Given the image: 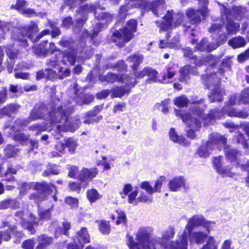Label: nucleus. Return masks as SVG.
I'll use <instances>...</instances> for the list:
<instances>
[{"mask_svg": "<svg viewBox=\"0 0 249 249\" xmlns=\"http://www.w3.org/2000/svg\"><path fill=\"white\" fill-rule=\"evenodd\" d=\"M126 103L124 102L118 103L116 104L113 108L114 113L123 112L126 109Z\"/></svg>", "mask_w": 249, "mask_h": 249, "instance_id": "55", "label": "nucleus"}, {"mask_svg": "<svg viewBox=\"0 0 249 249\" xmlns=\"http://www.w3.org/2000/svg\"><path fill=\"white\" fill-rule=\"evenodd\" d=\"M65 202L72 208L78 207V200L76 198H73L71 196L67 197L65 199Z\"/></svg>", "mask_w": 249, "mask_h": 249, "instance_id": "60", "label": "nucleus"}, {"mask_svg": "<svg viewBox=\"0 0 249 249\" xmlns=\"http://www.w3.org/2000/svg\"><path fill=\"white\" fill-rule=\"evenodd\" d=\"M223 25L220 24L215 23L213 24L209 28V32L213 33L212 36L213 39L215 35L219 34V36L215 40L211 43L208 42V39L203 38L202 40L197 45L196 48L199 51H207L210 52L216 49L221 44H223L227 40L228 37L226 34H220Z\"/></svg>", "mask_w": 249, "mask_h": 249, "instance_id": "14", "label": "nucleus"}, {"mask_svg": "<svg viewBox=\"0 0 249 249\" xmlns=\"http://www.w3.org/2000/svg\"><path fill=\"white\" fill-rule=\"evenodd\" d=\"M129 77L127 75H117L113 73H108L106 76L101 75L100 79L103 82L107 81L112 83L115 82L124 83V80Z\"/></svg>", "mask_w": 249, "mask_h": 249, "instance_id": "30", "label": "nucleus"}, {"mask_svg": "<svg viewBox=\"0 0 249 249\" xmlns=\"http://www.w3.org/2000/svg\"><path fill=\"white\" fill-rule=\"evenodd\" d=\"M132 189L133 187L131 184H125L124 185L122 191L120 192V194L121 196V197L123 198H124L127 196H128V195L132 192Z\"/></svg>", "mask_w": 249, "mask_h": 249, "instance_id": "47", "label": "nucleus"}, {"mask_svg": "<svg viewBox=\"0 0 249 249\" xmlns=\"http://www.w3.org/2000/svg\"><path fill=\"white\" fill-rule=\"evenodd\" d=\"M213 163L218 173L223 177H232L234 176V174L231 171V168H229L221 166V156L214 157Z\"/></svg>", "mask_w": 249, "mask_h": 249, "instance_id": "24", "label": "nucleus"}, {"mask_svg": "<svg viewBox=\"0 0 249 249\" xmlns=\"http://www.w3.org/2000/svg\"><path fill=\"white\" fill-rule=\"evenodd\" d=\"M143 59V57L142 55L137 54L130 56L127 58V60L130 63H133L132 67L133 70L135 71L137 70L140 64L142 62Z\"/></svg>", "mask_w": 249, "mask_h": 249, "instance_id": "38", "label": "nucleus"}, {"mask_svg": "<svg viewBox=\"0 0 249 249\" xmlns=\"http://www.w3.org/2000/svg\"><path fill=\"white\" fill-rule=\"evenodd\" d=\"M175 235L174 228L169 227L162 231V237H154L152 243H156L157 249L163 248L164 249H187V233L184 231L178 239L175 242H170L169 240Z\"/></svg>", "mask_w": 249, "mask_h": 249, "instance_id": "11", "label": "nucleus"}, {"mask_svg": "<svg viewBox=\"0 0 249 249\" xmlns=\"http://www.w3.org/2000/svg\"><path fill=\"white\" fill-rule=\"evenodd\" d=\"M74 243L69 245H73L80 247L82 245L89 243L90 242V235L86 228H81L77 233V236L73 239Z\"/></svg>", "mask_w": 249, "mask_h": 249, "instance_id": "23", "label": "nucleus"}, {"mask_svg": "<svg viewBox=\"0 0 249 249\" xmlns=\"http://www.w3.org/2000/svg\"><path fill=\"white\" fill-rule=\"evenodd\" d=\"M52 210L53 206L47 210L38 207V217H36L30 213L28 209H24L23 210L18 211L15 213V220L18 222L23 228L27 229L33 234L35 232L34 225H38L41 221L44 222L50 219L51 212Z\"/></svg>", "mask_w": 249, "mask_h": 249, "instance_id": "10", "label": "nucleus"}, {"mask_svg": "<svg viewBox=\"0 0 249 249\" xmlns=\"http://www.w3.org/2000/svg\"><path fill=\"white\" fill-rule=\"evenodd\" d=\"M226 139L223 136L217 133H213L209 135V140L206 145H202L197 150V154L200 158H206L211 152L217 149L220 150L224 147L225 155L228 160L232 163L239 165L236 160L238 151L234 148L229 147L226 145Z\"/></svg>", "mask_w": 249, "mask_h": 249, "instance_id": "7", "label": "nucleus"}, {"mask_svg": "<svg viewBox=\"0 0 249 249\" xmlns=\"http://www.w3.org/2000/svg\"><path fill=\"white\" fill-rule=\"evenodd\" d=\"M8 225V223H7L5 225V227L7 226L8 227V229L7 231L5 230L0 231V244L2 240L7 241L11 238V232L19 237H22L23 235L22 233L16 230L15 226Z\"/></svg>", "mask_w": 249, "mask_h": 249, "instance_id": "27", "label": "nucleus"}, {"mask_svg": "<svg viewBox=\"0 0 249 249\" xmlns=\"http://www.w3.org/2000/svg\"><path fill=\"white\" fill-rule=\"evenodd\" d=\"M228 44L233 48L235 49L244 46L246 41L243 37L239 36L230 39Z\"/></svg>", "mask_w": 249, "mask_h": 249, "instance_id": "39", "label": "nucleus"}, {"mask_svg": "<svg viewBox=\"0 0 249 249\" xmlns=\"http://www.w3.org/2000/svg\"><path fill=\"white\" fill-rule=\"evenodd\" d=\"M18 188L21 196L25 195L27 191L31 189L36 191V193L32 194L29 197L30 199L34 200L36 203L44 199L46 194L51 196L54 201L57 200L56 196L57 192L56 187L53 184H48L46 182H19Z\"/></svg>", "mask_w": 249, "mask_h": 249, "instance_id": "9", "label": "nucleus"}, {"mask_svg": "<svg viewBox=\"0 0 249 249\" xmlns=\"http://www.w3.org/2000/svg\"><path fill=\"white\" fill-rule=\"evenodd\" d=\"M218 4L220 7L222 23H226V28L228 33L235 34L239 30L240 25L238 23L233 22L231 18L234 17L238 20L241 19L247 12L246 8L241 6L234 7L231 12L224 5L219 2Z\"/></svg>", "mask_w": 249, "mask_h": 249, "instance_id": "13", "label": "nucleus"}, {"mask_svg": "<svg viewBox=\"0 0 249 249\" xmlns=\"http://www.w3.org/2000/svg\"><path fill=\"white\" fill-rule=\"evenodd\" d=\"M231 62V57H227L222 60V68L218 71L216 72L215 68H213V73L208 72L206 75H202V78L204 84L207 88L211 91L209 95L211 102H220L223 100L224 91L219 87V83L220 81L223 79V73L229 70Z\"/></svg>", "mask_w": 249, "mask_h": 249, "instance_id": "8", "label": "nucleus"}, {"mask_svg": "<svg viewBox=\"0 0 249 249\" xmlns=\"http://www.w3.org/2000/svg\"><path fill=\"white\" fill-rule=\"evenodd\" d=\"M37 240L39 242V244L41 243V242H44L43 245L47 247V246L49 245L51 243H52L53 238L51 237L42 234L38 237Z\"/></svg>", "mask_w": 249, "mask_h": 249, "instance_id": "52", "label": "nucleus"}, {"mask_svg": "<svg viewBox=\"0 0 249 249\" xmlns=\"http://www.w3.org/2000/svg\"><path fill=\"white\" fill-rule=\"evenodd\" d=\"M152 229L150 227L139 228L136 233V242L133 236L127 234L126 243L129 249H157L156 243H152L154 237H151Z\"/></svg>", "mask_w": 249, "mask_h": 249, "instance_id": "12", "label": "nucleus"}, {"mask_svg": "<svg viewBox=\"0 0 249 249\" xmlns=\"http://www.w3.org/2000/svg\"><path fill=\"white\" fill-rule=\"evenodd\" d=\"M35 53L38 56L45 57L51 54L49 48V44H48L47 41L41 42L39 45L35 48Z\"/></svg>", "mask_w": 249, "mask_h": 249, "instance_id": "34", "label": "nucleus"}, {"mask_svg": "<svg viewBox=\"0 0 249 249\" xmlns=\"http://www.w3.org/2000/svg\"><path fill=\"white\" fill-rule=\"evenodd\" d=\"M170 190L177 192L181 188L185 187V179L183 176H178L171 179L168 184Z\"/></svg>", "mask_w": 249, "mask_h": 249, "instance_id": "28", "label": "nucleus"}, {"mask_svg": "<svg viewBox=\"0 0 249 249\" xmlns=\"http://www.w3.org/2000/svg\"><path fill=\"white\" fill-rule=\"evenodd\" d=\"M49 26L52 30L51 36L52 37L54 38L59 36L61 34L60 29L56 27L53 22L50 20L48 21Z\"/></svg>", "mask_w": 249, "mask_h": 249, "instance_id": "51", "label": "nucleus"}, {"mask_svg": "<svg viewBox=\"0 0 249 249\" xmlns=\"http://www.w3.org/2000/svg\"><path fill=\"white\" fill-rule=\"evenodd\" d=\"M124 86L116 87L111 90V96L114 98H121L125 94H128L131 89L136 84L135 78L129 77L124 80Z\"/></svg>", "mask_w": 249, "mask_h": 249, "instance_id": "19", "label": "nucleus"}, {"mask_svg": "<svg viewBox=\"0 0 249 249\" xmlns=\"http://www.w3.org/2000/svg\"><path fill=\"white\" fill-rule=\"evenodd\" d=\"M205 219V217L202 215L196 214L194 215L192 217L189 219L184 231L190 232L192 231L194 228L202 226Z\"/></svg>", "mask_w": 249, "mask_h": 249, "instance_id": "26", "label": "nucleus"}, {"mask_svg": "<svg viewBox=\"0 0 249 249\" xmlns=\"http://www.w3.org/2000/svg\"><path fill=\"white\" fill-rule=\"evenodd\" d=\"M20 107V106L17 104H9L0 110V114L10 116L12 114L16 113Z\"/></svg>", "mask_w": 249, "mask_h": 249, "instance_id": "35", "label": "nucleus"}, {"mask_svg": "<svg viewBox=\"0 0 249 249\" xmlns=\"http://www.w3.org/2000/svg\"><path fill=\"white\" fill-rule=\"evenodd\" d=\"M169 136L170 140L175 143H177L184 146L189 144V142L183 136L178 135L174 128H170L169 132Z\"/></svg>", "mask_w": 249, "mask_h": 249, "instance_id": "33", "label": "nucleus"}, {"mask_svg": "<svg viewBox=\"0 0 249 249\" xmlns=\"http://www.w3.org/2000/svg\"><path fill=\"white\" fill-rule=\"evenodd\" d=\"M183 51L184 56L192 60V62L197 66L208 65L213 67L220 61V59L218 57L211 54L206 55L202 59H198L195 55H193L192 51L190 47L183 49Z\"/></svg>", "mask_w": 249, "mask_h": 249, "instance_id": "18", "label": "nucleus"}, {"mask_svg": "<svg viewBox=\"0 0 249 249\" xmlns=\"http://www.w3.org/2000/svg\"><path fill=\"white\" fill-rule=\"evenodd\" d=\"M29 138V135H24L23 133H20L14 135V140L20 143L24 144L28 140Z\"/></svg>", "mask_w": 249, "mask_h": 249, "instance_id": "53", "label": "nucleus"}, {"mask_svg": "<svg viewBox=\"0 0 249 249\" xmlns=\"http://www.w3.org/2000/svg\"><path fill=\"white\" fill-rule=\"evenodd\" d=\"M170 100L169 99L165 100L162 101L160 103L157 104L156 106L164 114L167 113L168 112V105L169 104Z\"/></svg>", "mask_w": 249, "mask_h": 249, "instance_id": "50", "label": "nucleus"}, {"mask_svg": "<svg viewBox=\"0 0 249 249\" xmlns=\"http://www.w3.org/2000/svg\"><path fill=\"white\" fill-rule=\"evenodd\" d=\"M98 174V170L96 168L88 169L84 168L79 172L77 178L82 182L87 184Z\"/></svg>", "mask_w": 249, "mask_h": 249, "instance_id": "20", "label": "nucleus"}, {"mask_svg": "<svg viewBox=\"0 0 249 249\" xmlns=\"http://www.w3.org/2000/svg\"><path fill=\"white\" fill-rule=\"evenodd\" d=\"M113 220H115L117 225L121 223H124L125 221V214L124 212L121 210H118L116 211L115 214L112 215Z\"/></svg>", "mask_w": 249, "mask_h": 249, "instance_id": "40", "label": "nucleus"}, {"mask_svg": "<svg viewBox=\"0 0 249 249\" xmlns=\"http://www.w3.org/2000/svg\"><path fill=\"white\" fill-rule=\"evenodd\" d=\"M85 117L87 118L84 121V123L86 124H92L94 122H98L102 118V117L101 116H98L97 117H87L86 115Z\"/></svg>", "mask_w": 249, "mask_h": 249, "instance_id": "62", "label": "nucleus"}, {"mask_svg": "<svg viewBox=\"0 0 249 249\" xmlns=\"http://www.w3.org/2000/svg\"><path fill=\"white\" fill-rule=\"evenodd\" d=\"M99 228L102 234H108L110 232V228L108 222L100 221L99 223Z\"/></svg>", "mask_w": 249, "mask_h": 249, "instance_id": "44", "label": "nucleus"}, {"mask_svg": "<svg viewBox=\"0 0 249 249\" xmlns=\"http://www.w3.org/2000/svg\"><path fill=\"white\" fill-rule=\"evenodd\" d=\"M215 222L212 221H208L205 219L202 227L207 231L208 234L213 231L215 227Z\"/></svg>", "mask_w": 249, "mask_h": 249, "instance_id": "56", "label": "nucleus"}, {"mask_svg": "<svg viewBox=\"0 0 249 249\" xmlns=\"http://www.w3.org/2000/svg\"><path fill=\"white\" fill-rule=\"evenodd\" d=\"M77 86V84H75L74 87L72 89L75 94L74 100L75 103L79 105L89 104L90 103L94 98V96L89 94L85 95L82 92L78 94V91Z\"/></svg>", "mask_w": 249, "mask_h": 249, "instance_id": "21", "label": "nucleus"}, {"mask_svg": "<svg viewBox=\"0 0 249 249\" xmlns=\"http://www.w3.org/2000/svg\"><path fill=\"white\" fill-rule=\"evenodd\" d=\"M65 144L66 148H68V151L71 154H72L75 152L77 146V142L75 140L68 138L65 140Z\"/></svg>", "mask_w": 249, "mask_h": 249, "instance_id": "43", "label": "nucleus"}, {"mask_svg": "<svg viewBox=\"0 0 249 249\" xmlns=\"http://www.w3.org/2000/svg\"><path fill=\"white\" fill-rule=\"evenodd\" d=\"M71 71L69 69L61 67L57 72L58 78L62 79L70 75Z\"/></svg>", "mask_w": 249, "mask_h": 249, "instance_id": "54", "label": "nucleus"}, {"mask_svg": "<svg viewBox=\"0 0 249 249\" xmlns=\"http://www.w3.org/2000/svg\"><path fill=\"white\" fill-rule=\"evenodd\" d=\"M35 245V241L33 239H30L24 241L22 244V247L24 249H33Z\"/></svg>", "mask_w": 249, "mask_h": 249, "instance_id": "59", "label": "nucleus"}, {"mask_svg": "<svg viewBox=\"0 0 249 249\" xmlns=\"http://www.w3.org/2000/svg\"><path fill=\"white\" fill-rule=\"evenodd\" d=\"M180 76L179 80L181 82H186L189 79L190 74L196 75L197 73L196 69L190 65H185L179 71Z\"/></svg>", "mask_w": 249, "mask_h": 249, "instance_id": "29", "label": "nucleus"}, {"mask_svg": "<svg viewBox=\"0 0 249 249\" xmlns=\"http://www.w3.org/2000/svg\"><path fill=\"white\" fill-rule=\"evenodd\" d=\"M108 67L120 71H125L127 68V66L124 64L123 61H119L116 64L114 65H111Z\"/></svg>", "mask_w": 249, "mask_h": 249, "instance_id": "57", "label": "nucleus"}, {"mask_svg": "<svg viewBox=\"0 0 249 249\" xmlns=\"http://www.w3.org/2000/svg\"><path fill=\"white\" fill-rule=\"evenodd\" d=\"M189 102V100L184 95L179 96L174 100V104L178 107H187Z\"/></svg>", "mask_w": 249, "mask_h": 249, "instance_id": "41", "label": "nucleus"}, {"mask_svg": "<svg viewBox=\"0 0 249 249\" xmlns=\"http://www.w3.org/2000/svg\"><path fill=\"white\" fill-rule=\"evenodd\" d=\"M19 13L26 17L31 18L35 17L36 12L33 9L28 8L23 9Z\"/></svg>", "mask_w": 249, "mask_h": 249, "instance_id": "58", "label": "nucleus"}, {"mask_svg": "<svg viewBox=\"0 0 249 249\" xmlns=\"http://www.w3.org/2000/svg\"><path fill=\"white\" fill-rule=\"evenodd\" d=\"M144 72H147L146 76L148 77V81L149 83L157 81L158 74L157 71L151 68H145L144 69Z\"/></svg>", "mask_w": 249, "mask_h": 249, "instance_id": "42", "label": "nucleus"}, {"mask_svg": "<svg viewBox=\"0 0 249 249\" xmlns=\"http://www.w3.org/2000/svg\"><path fill=\"white\" fill-rule=\"evenodd\" d=\"M144 183V181L141 183L140 184V187L142 189L144 190L146 193L143 191H141L138 197L137 198L138 194V191L137 190L133 191L128 195V202L129 203L134 205H137L139 202L150 203L153 201V194L154 193L153 192H149L143 187Z\"/></svg>", "mask_w": 249, "mask_h": 249, "instance_id": "17", "label": "nucleus"}, {"mask_svg": "<svg viewBox=\"0 0 249 249\" xmlns=\"http://www.w3.org/2000/svg\"><path fill=\"white\" fill-rule=\"evenodd\" d=\"M71 103L68 102L67 106L65 103L61 105L59 99H54L48 107L44 105H36L31 111L28 119H18L13 126L4 127L5 133L13 135L15 132L20 131L23 126H26L30 121H35L44 117L45 124H35L29 127L30 130L36 131V135L45 130H51V127H55V132L53 134L55 139H59L62 137V133L68 131L73 132L79 126L80 121L78 119H69V116L73 110Z\"/></svg>", "mask_w": 249, "mask_h": 249, "instance_id": "1", "label": "nucleus"}, {"mask_svg": "<svg viewBox=\"0 0 249 249\" xmlns=\"http://www.w3.org/2000/svg\"><path fill=\"white\" fill-rule=\"evenodd\" d=\"M203 100L198 101L192 100V106L189 108L188 113L183 114L180 109H175L176 115L180 117L182 121L190 128L187 131V136L191 139L196 137L195 131L198 130L201 127V123L199 119H202L205 124H213L216 119H220L223 117L225 113L231 117H235L240 118H246L249 115V113L237 110L229 106L224 107L222 111L217 110H211L209 114L204 116L203 111L205 107L203 105Z\"/></svg>", "mask_w": 249, "mask_h": 249, "instance_id": "2", "label": "nucleus"}, {"mask_svg": "<svg viewBox=\"0 0 249 249\" xmlns=\"http://www.w3.org/2000/svg\"><path fill=\"white\" fill-rule=\"evenodd\" d=\"M87 197L90 203H92L100 199L102 195L98 193L95 189H91L87 190Z\"/></svg>", "mask_w": 249, "mask_h": 249, "instance_id": "37", "label": "nucleus"}, {"mask_svg": "<svg viewBox=\"0 0 249 249\" xmlns=\"http://www.w3.org/2000/svg\"><path fill=\"white\" fill-rule=\"evenodd\" d=\"M249 58V49L238 55L237 59L239 62H243Z\"/></svg>", "mask_w": 249, "mask_h": 249, "instance_id": "64", "label": "nucleus"}, {"mask_svg": "<svg viewBox=\"0 0 249 249\" xmlns=\"http://www.w3.org/2000/svg\"><path fill=\"white\" fill-rule=\"evenodd\" d=\"M18 50L16 49L14 45L8 46L6 53L10 59H14L17 56Z\"/></svg>", "mask_w": 249, "mask_h": 249, "instance_id": "48", "label": "nucleus"}, {"mask_svg": "<svg viewBox=\"0 0 249 249\" xmlns=\"http://www.w3.org/2000/svg\"><path fill=\"white\" fill-rule=\"evenodd\" d=\"M13 29L11 37L17 42V45H21L24 48L28 46L25 37L31 39L34 35L39 30L38 24L31 21L28 25H21L19 28H14L11 22H5L0 19V42L4 40L9 31Z\"/></svg>", "mask_w": 249, "mask_h": 249, "instance_id": "6", "label": "nucleus"}, {"mask_svg": "<svg viewBox=\"0 0 249 249\" xmlns=\"http://www.w3.org/2000/svg\"><path fill=\"white\" fill-rule=\"evenodd\" d=\"M60 170L57 168L55 165L50 166L43 173V176H47L51 174L57 175L59 173Z\"/></svg>", "mask_w": 249, "mask_h": 249, "instance_id": "49", "label": "nucleus"}, {"mask_svg": "<svg viewBox=\"0 0 249 249\" xmlns=\"http://www.w3.org/2000/svg\"><path fill=\"white\" fill-rule=\"evenodd\" d=\"M187 233V236L189 235L190 243H195L196 244H202L207 239L206 244L203 245L200 249H218L220 241L216 240L214 237L208 235V233L203 231H192Z\"/></svg>", "mask_w": 249, "mask_h": 249, "instance_id": "16", "label": "nucleus"}, {"mask_svg": "<svg viewBox=\"0 0 249 249\" xmlns=\"http://www.w3.org/2000/svg\"><path fill=\"white\" fill-rule=\"evenodd\" d=\"M82 43H81L80 47H79V45H78L75 51L73 49L74 43L71 40L61 39L59 42V45L63 47L68 48V49L65 50L64 53L59 52L55 53L54 56L52 57L47 61L46 65L53 68L58 65L60 61L64 64H66L68 61L70 64L73 65L75 62L76 57L78 58V61H79V58H81V61L89 58L93 54V50L90 49L89 52H87L86 50L87 49L85 47H83Z\"/></svg>", "mask_w": 249, "mask_h": 249, "instance_id": "5", "label": "nucleus"}, {"mask_svg": "<svg viewBox=\"0 0 249 249\" xmlns=\"http://www.w3.org/2000/svg\"><path fill=\"white\" fill-rule=\"evenodd\" d=\"M96 6L97 4H86L81 6L77 11V13L83 17V18H77L76 25L72 26L73 30L75 32H78L81 30L82 27L87 20L85 16L89 13H94V16L98 20L105 21V23L99 22L96 24L95 28L93 29V33L91 35H90L87 30L84 29L81 36V43H83V41L85 38L89 37L90 39L92 41V43L95 45H97L98 43L94 40V38L101 31V29L103 28L104 24H108L112 20V17L109 14L102 12L97 15V12H95ZM71 25H73V22L71 17H67L63 20L62 27L69 28Z\"/></svg>", "mask_w": 249, "mask_h": 249, "instance_id": "4", "label": "nucleus"}, {"mask_svg": "<svg viewBox=\"0 0 249 249\" xmlns=\"http://www.w3.org/2000/svg\"><path fill=\"white\" fill-rule=\"evenodd\" d=\"M4 152L6 156L11 158L15 157L18 152V150L15 149L13 145L9 144L5 148Z\"/></svg>", "mask_w": 249, "mask_h": 249, "instance_id": "45", "label": "nucleus"}, {"mask_svg": "<svg viewBox=\"0 0 249 249\" xmlns=\"http://www.w3.org/2000/svg\"><path fill=\"white\" fill-rule=\"evenodd\" d=\"M143 187L150 192L160 193L162 184L166 182V178L163 176L160 177L155 183L154 186L153 187L148 181H144Z\"/></svg>", "mask_w": 249, "mask_h": 249, "instance_id": "31", "label": "nucleus"}, {"mask_svg": "<svg viewBox=\"0 0 249 249\" xmlns=\"http://www.w3.org/2000/svg\"><path fill=\"white\" fill-rule=\"evenodd\" d=\"M102 160H97L96 163L98 165H102L104 169L108 170L111 169V166H113V162L114 159L111 157L102 156Z\"/></svg>", "mask_w": 249, "mask_h": 249, "instance_id": "36", "label": "nucleus"}, {"mask_svg": "<svg viewBox=\"0 0 249 249\" xmlns=\"http://www.w3.org/2000/svg\"><path fill=\"white\" fill-rule=\"evenodd\" d=\"M45 71L46 72V78L53 80L58 78L57 73L55 71L51 69H46Z\"/></svg>", "mask_w": 249, "mask_h": 249, "instance_id": "61", "label": "nucleus"}, {"mask_svg": "<svg viewBox=\"0 0 249 249\" xmlns=\"http://www.w3.org/2000/svg\"><path fill=\"white\" fill-rule=\"evenodd\" d=\"M27 5V1L26 0H17L15 4L11 6V9H15L19 13L20 12L24 7Z\"/></svg>", "mask_w": 249, "mask_h": 249, "instance_id": "46", "label": "nucleus"}, {"mask_svg": "<svg viewBox=\"0 0 249 249\" xmlns=\"http://www.w3.org/2000/svg\"><path fill=\"white\" fill-rule=\"evenodd\" d=\"M231 105L240 104H249V88L242 91L240 96L234 94L231 97L229 100Z\"/></svg>", "mask_w": 249, "mask_h": 249, "instance_id": "25", "label": "nucleus"}, {"mask_svg": "<svg viewBox=\"0 0 249 249\" xmlns=\"http://www.w3.org/2000/svg\"><path fill=\"white\" fill-rule=\"evenodd\" d=\"M179 36L176 34L170 42H167L164 40H160L159 44V47L161 49L169 48L178 50L180 47L179 44Z\"/></svg>", "mask_w": 249, "mask_h": 249, "instance_id": "32", "label": "nucleus"}, {"mask_svg": "<svg viewBox=\"0 0 249 249\" xmlns=\"http://www.w3.org/2000/svg\"><path fill=\"white\" fill-rule=\"evenodd\" d=\"M199 5L201 7L198 9L192 8L188 9L186 12V15L190 23H184V16L181 13L174 14L173 10L168 11L163 18L164 21H156L160 28V31H166L173 26L174 27L182 24L185 27V32L191 34L195 36L196 33L194 32V29L196 27V24L200 22L201 20L206 18L208 13L207 6L208 0H198Z\"/></svg>", "mask_w": 249, "mask_h": 249, "instance_id": "3", "label": "nucleus"}, {"mask_svg": "<svg viewBox=\"0 0 249 249\" xmlns=\"http://www.w3.org/2000/svg\"><path fill=\"white\" fill-rule=\"evenodd\" d=\"M137 21L135 19L130 20L124 29L116 31L113 34V41L119 47L123 46L129 41L134 36V33L137 31Z\"/></svg>", "mask_w": 249, "mask_h": 249, "instance_id": "15", "label": "nucleus"}, {"mask_svg": "<svg viewBox=\"0 0 249 249\" xmlns=\"http://www.w3.org/2000/svg\"><path fill=\"white\" fill-rule=\"evenodd\" d=\"M102 109V107L100 106L95 107L92 110L86 113V115L87 117L92 116L95 117L98 113H99Z\"/></svg>", "mask_w": 249, "mask_h": 249, "instance_id": "63", "label": "nucleus"}, {"mask_svg": "<svg viewBox=\"0 0 249 249\" xmlns=\"http://www.w3.org/2000/svg\"><path fill=\"white\" fill-rule=\"evenodd\" d=\"M178 65L170 63L166 67L165 71L161 74V79L159 81L162 83L168 84L178 71Z\"/></svg>", "mask_w": 249, "mask_h": 249, "instance_id": "22", "label": "nucleus"}]
</instances>
